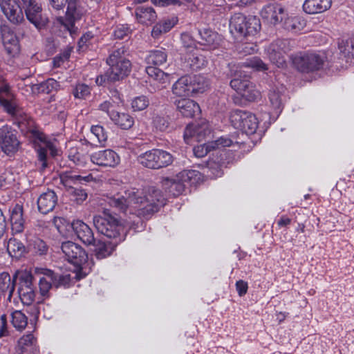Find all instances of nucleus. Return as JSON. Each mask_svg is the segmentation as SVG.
<instances>
[{
	"instance_id": "51",
	"label": "nucleus",
	"mask_w": 354,
	"mask_h": 354,
	"mask_svg": "<svg viewBox=\"0 0 354 354\" xmlns=\"http://www.w3.org/2000/svg\"><path fill=\"white\" fill-rule=\"evenodd\" d=\"M92 178L91 175H87L85 176H82L80 174H76L74 171H68V182L69 180L73 181L75 183H80L82 184L83 183L89 182Z\"/></svg>"
},
{
	"instance_id": "29",
	"label": "nucleus",
	"mask_w": 354,
	"mask_h": 354,
	"mask_svg": "<svg viewBox=\"0 0 354 354\" xmlns=\"http://www.w3.org/2000/svg\"><path fill=\"white\" fill-rule=\"evenodd\" d=\"M331 0H305L303 10L308 14L322 13L331 6Z\"/></svg>"
},
{
	"instance_id": "25",
	"label": "nucleus",
	"mask_w": 354,
	"mask_h": 354,
	"mask_svg": "<svg viewBox=\"0 0 354 354\" xmlns=\"http://www.w3.org/2000/svg\"><path fill=\"white\" fill-rule=\"evenodd\" d=\"M177 110L186 118H193L201 113L198 103L189 98H183L175 101Z\"/></svg>"
},
{
	"instance_id": "8",
	"label": "nucleus",
	"mask_w": 354,
	"mask_h": 354,
	"mask_svg": "<svg viewBox=\"0 0 354 354\" xmlns=\"http://www.w3.org/2000/svg\"><path fill=\"white\" fill-rule=\"evenodd\" d=\"M126 49L124 46L115 50L106 60L110 66L108 70V79L111 82L120 81L127 77L131 68L129 59L124 57Z\"/></svg>"
},
{
	"instance_id": "5",
	"label": "nucleus",
	"mask_w": 354,
	"mask_h": 354,
	"mask_svg": "<svg viewBox=\"0 0 354 354\" xmlns=\"http://www.w3.org/2000/svg\"><path fill=\"white\" fill-rule=\"evenodd\" d=\"M88 255L85 250L77 243L68 240V270L75 274L73 278L80 280L89 272L87 264Z\"/></svg>"
},
{
	"instance_id": "26",
	"label": "nucleus",
	"mask_w": 354,
	"mask_h": 354,
	"mask_svg": "<svg viewBox=\"0 0 354 354\" xmlns=\"http://www.w3.org/2000/svg\"><path fill=\"white\" fill-rule=\"evenodd\" d=\"M108 138L107 132L101 125H92L91 127L90 134L88 135L89 140H84L86 145L91 146L104 147Z\"/></svg>"
},
{
	"instance_id": "9",
	"label": "nucleus",
	"mask_w": 354,
	"mask_h": 354,
	"mask_svg": "<svg viewBox=\"0 0 354 354\" xmlns=\"http://www.w3.org/2000/svg\"><path fill=\"white\" fill-rule=\"evenodd\" d=\"M295 67L302 73H309L320 70L326 61L324 54L317 53H299L291 56Z\"/></svg>"
},
{
	"instance_id": "30",
	"label": "nucleus",
	"mask_w": 354,
	"mask_h": 354,
	"mask_svg": "<svg viewBox=\"0 0 354 354\" xmlns=\"http://www.w3.org/2000/svg\"><path fill=\"white\" fill-rule=\"evenodd\" d=\"M0 104L5 111L12 115H17L18 108L15 102L11 100V94L8 85L0 87Z\"/></svg>"
},
{
	"instance_id": "49",
	"label": "nucleus",
	"mask_w": 354,
	"mask_h": 354,
	"mask_svg": "<svg viewBox=\"0 0 354 354\" xmlns=\"http://www.w3.org/2000/svg\"><path fill=\"white\" fill-rule=\"evenodd\" d=\"M173 26L174 24H156L152 29L151 35L157 38L162 34L169 32Z\"/></svg>"
},
{
	"instance_id": "53",
	"label": "nucleus",
	"mask_w": 354,
	"mask_h": 354,
	"mask_svg": "<svg viewBox=\"0 0 354 354\" xmlns=\"http://www.w3.org/2000/svg\"><path fill=\"white\" fill-rule=\"evenodd\" d=\"M33 249L35 252L37 254L44 255L46 254L48 251V246L44 241L37 239L34 241Z\"/></svg>"
},
{
	"instance_id": "15",
	"label": "nucleus",
	"mask_w": 354,
	"mask_h": 354,
	"mask_svg": "<svg viewBox=\"0 0 354 354\" xmlns=\"http://www.w3.org/2000/svg\"><path fill=\"white\" fill-rule=\"evenodd\" d=\"M68 142L70 149L68 153V167L73 168V166H75L77 167L76 169L79 170V168L84 167L86 163V157L83 147L86 143L82 139Z\"/></svg>"
},
{
	"instance_id": "14",
	"label": "nucleus",
	"mask_w": 354,
	"mask_h": 354,
	"mask_svg": "<svg viewBox=\"0 0 354 354\" xmlns=\"http://www.w3.org/2000/svg\"><path fill=\"white\" fill-rule=\"evenodd\" d=\"M210 133L209 124L203 120L187 126L184 131V140L187 144H191L193 141L200 142L209 136Z\"/></svg>"
},
{
	"instance_id": "38",
	"label": "nucleus",
	"mask_w": 354,
	"mask_h": 354,
	"mask_svg": "<svg viewBox=\"0 0 354 354\" xmlns=\"http://www.w3.org/2000/svg\"><path fill=\"white\" fill-rule=\"evenodd\" d=\"M199 34L205 44L209 46L210 50L216 49L220 46L222 40L221 35L218 33L211 30L204 29L203 30H199Z\"/></svg>"
},
{
	"instance_id": "7",
	"label": "nucleus",
	"mask_w": 354,
	"mask_h": 354,
	"mask_svg": "<svg viewBox=\"0 0 354 354\" xmlns=\"http://www.w3.org/2000/svg\"><path fill=\"white\" fill-rule=\"evenodd\" d=\"M209 86V82L201 75H185L179 78L172 86V92L178 96H189L202 93Z\"/></svg>"
},
{
	"instance_id": "34",
	"label": "nucleus",
	"mask_w": 354,
	"mask_h": 354,
	"mask_svg": "<svg viewBox=\"0 0 354 354\" xmlns=\"http://www.w3.org/2000/svg\"><path fill=\"white\" fill-rule=\"evenodd\" d=\"M15 289V280L12 279L8 272L0 273V295L8 293V299L11 300Z\"/></svg>"
},
{
	"instance_id": "47",
	"label": "nucleus",
	"mask_w": 354,
	"mask_h": 354,
	"mask_svg": "<svg viewBox=\"0 0 354 354\" xmlns=\"http://www.w3.org/2000/svg\"><path fill=\"white\" fill-rule=\"evenodd\" d=\"M149 104L146 96L141 95L135 97L131 102V107L134 111H140L145 109Z\"/></svg>"
},
{
	"instance_id": "43",
	"label": "nucleus",
	"mask_w": 354,
	"mask_h": 354,
	"mask_svg": "<svg viewBox=\"0 0 354 354\" xmlns=\"http://www.w3.org/2000/svg\"><path fill=\"white\" fill-rule=\"evenodd\" d=\"M11 322L18 330H22L28 324V318L21 310H15L11 313Z\"/></svg>"
},
{
	"instance_id": "13",
	"label": "nucleus",
	"mask_w": 354,
	"mask_h": 354,
	"mask_svg": "<svg viewBox=\"0 0 354 354\" xmlns=\"http://www.w3.org/2000/svg\"><path fill=\"white\" fill-rule=\"evenodd\" d=\"M68 238L73 241L78 239L86 245H91L95 242L91 229L80 220L73 221L68 227Z\"/></svg>"
},
{
	"instance_id": "50",
	"label": "nucleus",
	"mask_w": 354,
	"mask_h": 354,
	"mask_svg": "<svg viewBox=\"0 0 354 354\" xmlns=\"http://www.w3.org/2000/svg\"><path fill=\"white\" fill-rule=\"evenodd\" d=\"M214 150L210 142L198 145L194 148V153L196 157L205 156L209 151Z\"/></svg>"
},
{
	"instance_id": "28",
	"label": "nucleus",
	"mask_w": 354,
	"mask_h": 354,
	"mask_svg": "<svg viewBox=\"0 0 354 354\" xmlns=\"http://www.w3.org/2000/svg\"><path fill=\"white\" fill-rule=\"evenodd\" d=\"M57 197L53 191H48L42 194L37 199L39 211L46 214L51 212L57 204Z\"/></svg>"
},
{
	"instance_id": "33",
	"label": "nucleus",
	"mask_w": 354,
	"mask_h": 354,
	"mask_svg": "<svg viewBox=\"0 0 354 354\" xmlns=\"http://www.w3.org/2000/svg\"><path fill=\"white\" fill-rule=\"evenodd\" d=\"M92 244L94 245V252L97 259H102L111 254L115 247L118 244H115L114 241L109 242L98 241L97 243L95 241Z\"/></svg>"
},
{
	"instance_id": "62",
	"label": "nucleus",
	"mask_w": 354,
	"mask_h": 354,
	"mask_svg": "<svg viewBox=\"0 0 354 354\" xmlns=\"http://www.w3.org/2000/svg\"><path fill=\"white\" fill-rule=\"evenodd\" d=\"M129 32V29L125 27V25L121 24L120 27H118L114 31V36L118 39H123L124 36L128 35Z\"/></svg>"
},
{
	"instance_id": "42",
	"label": "nucleus",
	"mask_w": 354,
	"mask_h": 354,
	"mask_svg": "<svg viewBox=\"0 0 354 354\" xmlns=\"http://www.w3.org/2000/svg\"><path fill=\"white\" fill-rule=\"evenodd\" d=\"M68 196L73 204L80 205L87 198V193L82 188L68 186Z\"/></svg>"
},
{
	"instance_id": "10",
	"label": "nucleus",
	"mask_w": 354,
	"mask_h": 354,
	"mask_svg": "<svg viewBox=\"0 0 354 354\" xmlns=\"http://www.w3.org/2000/svg\"><path fill=\"white\" fill-rule=\"evenodd\" d=\"M295 41L290 39H277L271 43L266 52L271 62L277 67L286 64V56L293 49Z\"/></svg>"
},
{
	"instance_id": "54",
	"label": "nucleus",
	"mask_w": 354,
	"mask_h": 354,
	"mask_svg": "<svg viewBox=\"0 0 354 354\" xmlns=\"http://www.w3.org/2000/svg\"><path fill=\"white\" fill-rule=\"evenodd\" d=\"M53 223L61 234L64 235L66 233V220L65 218L55 216L53 219Z\"/></svg>"
},
{
	"instance_id": "46",
	"label": "nucleus",
	"mask_w": 354,
	"mask_h": 354,
	"mask_svg": "<svg viewBox=\"0 0 354 354\" xmlns=\"http://www.w3.org/2000/svg\"><path fill=\"white\" fill-rule=\"evenodd\" d=\"M246 67H250L259 71H265L268 70V66L260 58L254 57L250 59H248L243 63Z\"/></svg>"
},
{
	"instance_id": "59",
	"label": "nucleus",
	"mask_w": 354,
	"mask_h": 354,
	"mask_svg": "<svg viewBox=\"0 0 354 354\" xmlns=\"http://www.w3.org/2000/svg\"><path fill=\"white\" fill-rule=\"evenodd\" d=\"M239 48L244 55L252 54L257 50V45L250 43L243 44Z\"/></svg>"
},
{
	"instance_id": "56",
	"label": "nucleus",
	"mask_w": 354,
	"mask_h": 354,
	"mask_svg": "<svg viewBox=\"0 0 354 354\" xmlns=\"http://www.w3.org/2000/svg\"><path fill=\"white\" fill-rule=\"evenodd\" d=\"M285 28L294 33L305 32V24H285Z\"/></svg>"
},
{
	"instance_id": "12",
	"label": "nucleus",
	"mask_w": 354,
	"mask_h": 354,
	"mask_svg": "<svg viewBox=\"0 0 354 354\" xmlns=\"http://www.w3.org/2000/svg\"><path fill=\"white\" fill-rule=\"evenodd\" d=\"M232 125L236 129L246 134H252L258 127V120L256 116L248 111L239 109L233 110L230 115Z\"/></svg>"
},
{
	"instance_id": "41",
	"label": "nucleus",
	"mask_w": 354,
	"mask_h": 354,
	"mask_svg": "<svg viewBox=\"0 0 354 354\" xmlns=\"http://www.w3.org/2000/svg\"><path fill=\"white\" fill-rule=\"evenodd\" d=\"M138 22H154L156 20V13L151 7H140L136 10Z\"/></svg>"
},
{
	"instance_id": "3",
	"label": "nucleus",
	"mask_w": 354,
	"mask_h": 354,
	"mask_svg": "<svg viewBox=\"0 0 354 354\" xmlns=\"http://www.w3.org/2000/svg\"><path fill=\"white\" fill-rule=\"evenodd\" d=\"M93 224L96 230L102 234L119 244L125 239V227L114 216L104 211V216H95Z\"/></svg>"
},
{
	"instance_id": "55",
	"label": "nucleus",
	"mask_w": 354,
	"mask_h": 354,
	"mask_svg": "<svg viewBox=\"0 0 354 354\" xmlns=\"http://www.w3.org/2000/svg\"><path fill=\"white\" fill-rule=\"evenodd\" d=\"M153 124L156 129L161 131H165L169 126V122L165 118L156 116L153 119Z\"/></svg>"
},
{
	"instance_id": "32",
	"label": "nucleus",
	"mask_w": 354,
	"mask_h": 354,
	"mask_svg": "<svg viewBox=\"0 0 354 354\" xmlns=\"http://www.w3.org/2000/svg\"><path fill=\"white\" fill-rule=\"evenodd\" d=\"M37 351L36 339L32 334L21 337L18 342V354H35Z\"/></svg>"
},
{
	"instance_id": "40",
	"label": "nucleus",
	"mask_w": 354,
	"mask_h": 354,
	"mask_svg": "<svg viewBox=\"0 0 354 354\" xmlns=\"http://www.w3.org/2000/svg\"><path fill=\"white\" fill-rule=\"evenodd\" d=\"M79 0H70L68 1V22H75L81 20L84 13L83 8L77 5Z\"/></svg>"
},
{
	"instance_id": "11",
	"label": "nucleus",
	"mask_w": 354,
	"mask_h": 354,
	"mask_svg": "<svg viewBox=\"0 0 354 354\" xmlns=\"http://www.w3.org/2000/svg\"><path fill=\"white\" fill-rule=\"evenodd\" d=\"M139 162L145 167L157 169L167 167L173 162V156L169 152L153 149L141 154L138 158Z\"/></svg>"
},
{
	"instance_id": "57",
	"label": "nucleus",
	"mask_w": 354,
	"mask_h": 354,
	"mask_svg": "<svg viewBox=\"0 0 354 354\" xmlns=\"http://www.w3.org/2000/svg\"><path fill=\"white\" fill-rule=\"evenodd\" d=\"M151 3L156 6L167 7L169 6L180 5L179 0H151Z\"/></svg>"
},
{
	"instance_id": "39",
	"label": "nucleus",
	"mask_w": 354,
	"mask_h": 354,
	"mask_svg": "<svg viewBox=\"0 0 354 354\" xmlns=\"http://www.w3.org/2000/svg\"><path fill=\"white\" fill-rule=\"evenodd\" d=\"M284 92V88L281 87L279 89H272L270 91L268 95L270 106L274 110V114L279 115L282 110V96Z\"/></svg>"
},
{
	"instance_id": "31",
	"label": "nucleus",
	"mask_w": 354,
	"mask_h": 354,
	"mask_svg": "<svg viewBox=\"0 0 354 354\" xmlns=\"http://www.w3.org/2000/svg\"><path fill=\"white\" fill-rule=\"evenodd\" d=\"M10 223L12 230L15 233H21L24 229V219L23 218V207L17 204L11 211Z\"/></svg>"
},
{
	"instance_id": "19",
	"label": "nucleus",
	"mask_w": 354,
	"mask_h": 354,
	"mask_svg": "<svg viewBox=\"0 0 354 354\" xmlns=\"http://www.w3.org/2000/svg\"><path fill=\"white\" fill-rule=\"evenodd\" d=\"M0 30L6 53L10 56L14 57L19 52V40L16 34L7 24L1 25Z\"/></svg>"
},
{
	"instance_id": "2",
	"label": "nucleus",
	"mask_w": 354,
	"mask_h": 354,
	"mask_svg": "<svg viewBox=\"0 0 354 354\" xmlns=\"http://www.w3.org/2000/svg\"><path fill=\"white\" fill-rule=\"evenodd\" d=\"M167 55L165 50H154L149 52L145 58L149 65L146 72L149 75L148 90L154 93L162 90L169 84V76L156 66H161L167 61Z\"/></svg>"
},
{
	"instance_id": "4",
	"label": "nucleus",
	"mask_w": 354,
	"mask_h": 354,
	"mask_svg": "<svg viewBox=\"0 0 354 354\" xmlns=\"http://www.w3.org/2000/svg\"><path fill=\"white\" fill-rule=\"evenodd\" d=\"M202 180L203 176L199 171L191 169L179 172L174 178H163L161 183L165 192L176 197L183 192L186 183L191 186L196 185Z\"/></svg>"
},
{
	"instance_id": "44",
	"label": "nucleus",
	"mask_w": 354,
	"mask_h": 354,
	"mask_svg": "<svg viewBox=\"0 0 354 354\" xmlns=\"http://www.w3.org/2000/svg\"><path fill=\"white\" fill-rule=\"evenodd\" d=\"M213 149H220L226 147L239 145V142L235 137L221 136L214 141L210 142Z\"/></svg>"
},
{
	"instance_id": "6",
	"label": "nucleus",
	"mask_w": 354,
	"mask_h": 354,
	"mask_svg": "<svg viewBox=\"0 0 354 354\" xmlns=\"http://www.w3.org/2000/svg\"><path fill=\"white\" fill-rule=\"evenodd\" d=\"M241 67L240 65L229 64L230 75L234 76L230 81V86L247 101L254 102L259 97L260 92L255 88V86L245 75H243V79L241 78L243 76Z\"/></svg>"
},
{
	"instance_id": "64",
	"label": "nucleus",
	"mask_w": 354,
	"mask_h": 354,
	"mask_svg": "<svg viewBox=\"0 0 354 354\" xmlns=\"http://www.w3.org/2000/svg\"><path fill=\"white\" fill-rule=\"evenodd\" d=\"M0 321V337L7 336L8 334V331L7 330L6 316L5 315H1Z\"/></svg>"
},
{
	"instance_id": "37",
	"label": "nucleus",
	"mask_w": 354,
	"mask_h": 354,
	"mask_svg": "<svg viewBox=\"0 0 354 354\" xmlns=\"http://www.w3.org/2000/svg\"><path fill=\"white\" fill-rule=\"evenodd\" d=\"M7 251L11 257L17 259L27 252L25 245L20 241L15 238L9 239L7 244Z\"/></svg>"
},
{
	"instance_id": "27",
	"label": "nucleus",
	"mask_w": 354,
	"mask_h": 354,
	"mask_svg": "<svg viewBox=\"0 0 354 354\" xmlns=\"http://www.w3.org/2000/svg\"><path fill=\"white\" fill-rule=\"evenodd\" d=\"M0 7L10 22H20L21 10L15 0H0Z\"/></svg>"
},
{
	"instance_id": "48",
	"label": "nucleus",
	"mask_w": 354,
	"mask_h": 354,
	"mask_svg": "<svg viewBox=\"0 0 354 354\" xmlns=\"http://www.w3.org/2000/svg\"><path fill=\"white\" fill-rule=\"evenodd\" d=\"M91 93V88L85 84H78L73 91L75 98L83 99L87 97Z\"/></svg>"
},
{
	"instance_id": "63",
	"label": "nucleus",
	"mask_w": 354,
	"mask_h": 354,
	"mask_svg": "<svg viewBox=\"0 0 354 354\" xmlns=\"http://www.w3.org/2000/svg\"><path fill=\"white\" fill-rule=\"evenodd\" d=\"M181 41L184 46L186 48H190L194 44L192 36H190L188 33L181 34Z\"/></svg>"
},
{
	"instance_id": "35",
	"label": "nucleus",
	"mask_w": 354,
	"mask_h": 354,
	"mask_svg": "<svg viewBox=\"0 0 354 354\" xmlns=\"http://www.w3.org/2000/svg\"><path fill=\"white\" fill-rule=\"evenodd\" d=\"M111 120L122 129H129L134 124V118L127 113L112 112Z\"/></svg>"
},
{
	"instance_id": "17",
	"label": "nucleus",
	"mask_w": 354,
	"mask_h": 354,
	"mask_svg": "<svg viewBox=\"0 0 354 354\" xmlns=\"http://www.w3.org/2000/svg\"><path fill=\"white\" fill-rule=\"evenodd\" d=\"M32 280L33 277L30 273H25L20 277L18 294L24 305L30 306L35 301V291Z\"/></svg>"
},
{
	"instance_id": "20",
	"label": "nucleus",
	"mask_w": 354,
	"mask_h": 354,
	"mask_svg": "<svg viewBox=\"0 0 354 354\" xmlns=\"http://www.w3.org/2000/svg\"><path fill=\"white\" fill-rule=\"evenodd\" d=\"M91 161L99 166L114 167L119 164L120 158L117 153L111 149L101 150L93 153L90 156Z\"/></svg>"
},
{
	"instance_id": "60",
	"label": "nucleus",
	"mask_w": 354,
	"mask_h": 354,
	"mask_svg": "<svg viewBox=\"0 0 354 354\" xmlns=\"http://www.w3.org/2000/svg\"><path fill=\"white\" fill-rule=\"evenodd\" d=\"M236 288L239 295L242 297L247 293L248 288V283L243 280H239L236 283Z\"/></svg>"
},
{
	"instance_id": "45",
	"label": "nucleus",
	"mask_w": 354,
	"mask_h": 354,
	"mask_svg": "<svg viewBox=\"0 0 354 354\" xmlns=\"http://www.w3.org/2000/svg\"><path fill=\"white\" fill-rule=\"evenodd\" d=\"M44 274L50 279L53 286L58 288L59 286H65L66 280V277L63 274L55 273L50 270H46Z\"/></svg>"
},
{
	"instance_id": "18",
	"label": "nucleus",
	"mask_w": 354,
	"mask_h": 354,
	"mask_svg": "<svg viewBox=\"0 0 354 354\" xmlns=\"http://www.w3.org/2000/svg\"><path fill=\"white\" fill-rule=\"evenodd\" d=\"M19 145V142L11 127L4 125L0 128V147L5 153L9 155L15 152Z\"/></svg>"
},
{
	"instance_id": "1",
	"label": "nucleus",
	"mask_w": 354,
	"mask_h": 354,
	"mask_svg": "<svg viewBox=\"0 0 354 354\" xmlns=\"http://www.w3.org/2000/svg\"><path fill=\"white\" fill-rule=\"evenodd\" d=\"M111 207L125 214L135 215L140 219H149L166 204V198L162 192L149 187L145 189L135 187L107 196Z\"/></svg>"
},
{
	"instance_id": "22",
	"label": "nucleus",
	"mask_w": 354,
	"mask_h": 354,
	"mask_svg": "<svg viewBox=\"0 0 354 354\" xmlns=\"http://www.w3.org/2000/svg\"><path fill=\"white\" fill-rule=\"evenodd\" d=\"M27 19L30 22H46L41 5L36 0H21Z\"/></svg>"
},
{
	"instance_id": "24",
	"label": "nucleus",
	"mask_w": 354,
	"mask_h": 354,
	"mask_svg": "<svg viewBox=\"0 0 354 354\" xmlns=\"http://www.w3.org/2000/svg\"><path fill=\"white\" fill-rule=\"evenodd\" d=\"M207 61L205 56L199 50L194 49L185 55L184 68L186 71H196L206 66Z\"/></svg>"
},
{
	"instance_id": "36",
	"label": "nucleus",
	"mask_w": 354,
	"mask_h": 354,
	"mask_svg": "<svg viewBox=\"0 0 354 354\" xmlns=\"http://www.w3.org/2000/svg\"><path fill=\"white\" fill-rule=\"evenodd\" d=\"M340 54L346 62H353L354 59V36L348 39H342L338 43Z\"/></svg>"
},
{
	"instance_id": "16",
	"label": "nucleus",
	"mask_w": 354,
	"mask_h": 354,
	"mask_svg": "<svg viewBox=\"0 0 354 354\" xmlns=\"http://www.w3.org/2000/svg\"><path fill=\"white\" fill-rule=\"evenodd\" d=\"M264 22H286L289 19L287 11L277 3L265 6L260 12Z\"/></svg>"
},
{
	"instance_id": "52",
	"label": "nucleus",
	"mask_w": 354,
	"mask_h": 354,
	"mask_svg": "<svg viewBox=\"0 0 354 354\" xmlns=\"http://www.w3.org/2000/svg\"><path fill=\"white\" fill-rule=\"evenodd\" d=\"M53 284L50 281H48L45 277H41L39 279V287L40 294L44 297H48L49 290L51 288Z\"/></svg>"
},
{
	"instance_id": "61",
	"label": "nucleus",
	"mask_w": 354,
	"mask_h": 354,
	"mask_svg": "<svg viewBox=\"0 0 354 354\" xmlns=\"http://www.w3.org/2000/svg\"><path fill=\"white\" fill-rule=\"evenodd\" d=\"M113 104L110 101H104L99 105V109L106 113L111 118V114L112 112H115L113 110Z\"/></svg>"
},
{
	"instance_id": "21",
	"label": "nucleus",
	"mask_w": 354,
	"mask_h": 354,
	"mask_svg": "<svg viewBox=\"0 0 354 354\" xmlns=\"http://www.w3.org/2000/svg\"><path fill=\"white\" fill-rule=\"evenodd\" d=\"M34 136L35 147L37 151L39 160L42 165V169H44L47 166L46 162L47 151L49 150L51 155L54 156L57 154V150L54 148L50 142L46 141V137L43 133L35 132Z\"/></svg>"
},
{
	"instance_id": "58",
	"label": "nucleus",
	"mask_w": 354,
	"mask_h": 354,
	"mask_svg": "<svg viewBox=\"0 0 354 354\" xmlns=\"http://www.w3.org/2000/svg\"><path fill=\"white\" fill-rule=\"evenodd\" d=\"M57 82L53 79H49L46 82L40 84L39 89L43 92L49 93L53 88H55Z\"/></svg>"
},
{
	"instance_id": "23",
	"label": "nucleus",
	"mask_w": 354,
	"mask_h": 354,
	"mask_svg": "<svg viewBox=\"0 0 354 354\" xmlns=\"http://www.w3.org/2000/svg\"><path fill=\"white\" fill-rule=\"evenodd\" d=\"M230 33L239 39L256 35L261 30V24H229Z\"/></svg>"
}]
</instances>
